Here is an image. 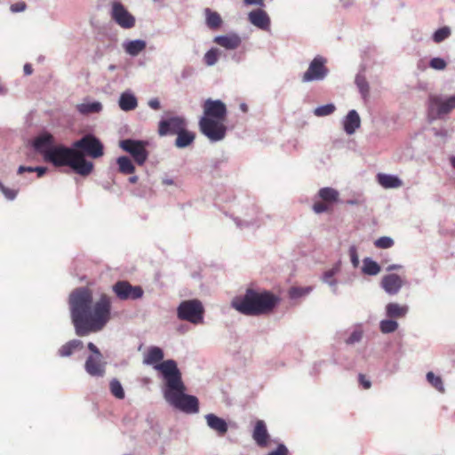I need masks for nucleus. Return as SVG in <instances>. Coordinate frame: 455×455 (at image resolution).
Returning a JSON list of instances; mask_svg holds the SVG:
<instances>
[{
    "instance_id": "nucleus-1",
    "label": "nucleus",
    "mask_w": 455,
    "mask_h": 455,
    "mask_svg": "<svg viewBox=\"0 0 455 455\" xmlns=\"http://www.w3.org/2000/svg\"><path fill=\"white\" fill-rule=\"evenodd\" d=\"M68 304L72 323L79 337L101 331L111 318V298L101 294L93 304L90 289L80 287L69 295Z\"/></svg>"
},
{
    "instance_id": "nucleus-2",
    "label": "nucleus",
    "mask_w": 455,
    "mask_h": 455,
    "mask_svg": "<svg viewBox=\"0 0 455 455\" xmlns=\"http://www.w3.org/2000/svg\"><path fill=\"white\" fill-rule=\"evenodd\" d=\"M164 377L166 388L165 400L175 408L188 413H196L199 410L198 399L186 395V387L182 381L181 372L174 360L169 359L156 367Z\"/></svg>"
},
{
    "instance_id": "nucleus-3",
    "label": "nucleus",
    "mask_w": 455,
    "mask_h": 455,
    "mask_svg": "<svg viewBox=\"0 0 455 455\" xmlns=\"http://www.w3.org/2000/svg\"><path fill=\"white\" fill-rule=\"evenodd\" d=\"M226 104L220 100L207 99L203 104V116L199 119L198 125L202 134L211 141L222 140L227 134Z\"/></svg>"
},
{
    "instance_id": "nucleus-4",
    "label": "nucleus",
    "mask_w": 455,
    "mask_h": 455,
    "mask_svg": "<svg viewBox=\"0 0 455 455\" xmlns=\"http://www.w3.org/2000/svg\"><path fill=\"white\" fill-rule=\"evenodd\" d=\"M280 299L269 291L248 288L244 295L236 297L232 307L244 315L259 316L274 311Z\"/></svg>"
},
{
    "instance_id": "nucleus-5",
    "label": "nucleus",
    "mask_w": 455,
    "mask_h": 455,
    "mask_svg": "<svg viewBox=\"0 0 455 455\" xmlns=\"http://www.w3.org/2000/svg\"><path fill=\"white\" fill-rule=\"evenodd\" d=\"M44 160L56 167L69 166L83 176L89 175L93 169L92 163L84 158L83 153L75 148H70L61 145L55 146L45 152Z\"/></svg>"
},
{
    "instance_id": "nucleus-6",
    "label": "nucleus",
    "mask_w": 455,
    "mask_h": 455,
    "mask_svg": "<svg viewBox=\"0 0 455 455\" xmlns=\"http://www.w3.org/2000/svg\"><path fill=\"white\" fill-rule=\"evenodd\" d=\"M204 307L198 299L182 301L177 309L178 317L192 323L197 324L203 322Z\"/></svg>"
},
{
    "instance_id": "nucleus-7",
    "label": "nucleus",
    "mask_w": 455,
    "mask_h": 455,
    "mask_svg": "<svg viewBox=\"0 0 455 455\" xmlns=\"http://www.w3.org/2000/svg\"><path fill=\"white\" fill-rule=\"evenodd\" d=\"M75 149L92 158H99L104 155V148L99 139L92 134L84 135L74 142Z\"/></svg>"
},
{
    "instance_id": "nucleus-8",
    "label": "nucleus",
    "mask_w": 455,
    "mask_h": 455,
    "mask_svg": "<svg viewBox=\"0 0 455 455\" xmlns=\"http://www.w3.org/2000/svg\"><path fill=\"white\" fill-rule=\"evenodd\" d=\"M317 196L320 200L315 201L312 206L313 211L317 214L332 211L333 204L339 199V191L330 187L320 188Z\"/></svg>"
},
{
    "instance_id": "nucleus-9",
    "label": "nucleus",
    "mask_w": 455,
    "mask_h": 455,
    "mask_svg": "<svg viewBox=\"0 0 455 455\" xmlns=\"http://www.w3.org/2000/svg\"><path fill=\"white\" fill-rule=\"evenodd\" d=\"M119 146L123 150L129 153L139 165L144 164L148 157L147 150L148 142L146 140L126 139L121 140Z\"/></svg>"
},
{
    "instance_id": "nucleus-10",
    "label": "nucleus",
    "mask_w": 455,
    "mask_h": 455,
    "mask_svg": "<svg viewBox=\"0 0 455 455\" xmlns=\"http://www.w3.org/2000/svg\"><path fill=\"white\" fill-rule=\"evenodd\" d=\"M454 108L455 95L445 100L435 94H431L428 97V114L435 118L448 114Z\"/></svg>"
},
{
    "instance_id": "nucleus-11",
    "label": "nucleus",
    "mask_w": 455,
    "mask_h": 455,
    "mask_svg": "<svg viewBox=\"0 0 455 455\" xmlns=\"http://www.w3.org/2000/svg\"><path fill=\"white\" fill-rule=\"evenodd\" d=\"M327 60L320 55H317L310 62L307 70L302 76L304 83L323 80L328 74L329 70L326 67Z\"/></svg>"
},
{
    "instance_id": "nucleus-12",
    "label": "nucleus",
    "mask_w": 455,
    "mask_h": 455,
    "mask_svg": "<svg viewBox=\"0 0 455 455\" xmlns=\"http://www.w3.org/2000/svg\"><path fill=\"white\" fill-rule=\"evenodd\" d=\"M112 290L116 297L121 300L138 299L144 294L140 286H132L127 281L116 282L113 285Z\"/></svg>"
},
{
    "instance_id": "nucleus-13",
    "label": "nucleus",
    "mask_w": 455,
    "mask_h": 455,
    "mask_svg": "<svg viewBox=\"0 0 455 455\" xmlns=\"http://www.w3.org/2000/svg\"><path fill=\"white\" fill-rule=\"evenodd\" d=\"M111 18L123 28L128 29L135 26V18L120 2L112 3Z\"/></svg>"
},
{
    "instance_id": "nucleus-14",
    "label": "nucleus",
    "mask_w": 455,
    "mask_h": 455,
    "mask_svg": "<svg viewBox=\"0 0 455 455\" xmlns=\"http://www.w3.org/2000/svg\"><path fill=\"white\" fill-rule=\"evenodd\" d=\"M184 128H186V121L184 118L180 116L171 117L166 120H162L159 123L158 133L160 136H165L167 134H178Z\"/></svg>"
},
{
    "instance_id": "nucleus-15",
    "label": "nucleus",
    "mask_w": 455,
    "mask_h": 455,
    "mask_svg": "<svg viewBox=\"0 0 455 455\" xmlns=\"http://www.w3.org/2000/svg\"><path fill=\"white\" fill-rule=\"evenodd\" d=\"M106 363L102 361V356L89 355L84 363L86 372L93 377H102L106 371Z\"/></svg>"
},
{
    "instance_id": "nucleus-16",
    "label": "nucleus",
    "mask_w": 455,
    "mask_h": 455,
    "mask_svg": "<svg viewBox=\"0 0 455 455\" xmlns=\"http://www.w3.org/2000/svg\"><path fill=\"white\" fill-rule=\"evenodd\" d=\"M252 438L259 447L265 448L268 445L270 435L268 434L266 423L263 420L258 419L255 422L252 431Z\"/></svg>"
},
{
    "instance_id": "nucleus-17",
    "label": "nucleus",
    "mask_w": 455,
    "mask_h": 455,
    "mask_svg": "<svg viewBox=\"0 0 455 455\" xmlns=\"http://www.w3.org/2000/svg\"><path fill=\"white\" fill-rule=\"evenodd\" d=\"M404 281L396 274L384 275L381 279V287L388 294H396L403 285Z\"/></svg>"
},
{
    "instance_id": "nucleus-18",
    "label": "nucleus",
    "mask_w": 455,
    "mask_h": 455,
    "mask_svg": "<svg viewBox=\"0 0 455 455\" xmlns=\"http://www.w3.org/2000/svg\"><path fill=\"white\" fill-rule=\"evenodd\" d=\"M33 147L45 159V152L55 147L54 137L49 132H44L34 140Z\"/></svg>"
},
{
    "instance_id": "nucleus-19",
    "label": "nucleus",
    "mask_w": 455,
    "mask_h": 455,
    "mask_svg": "<svg viewBox=\"0 0 455 455\" xmlns=\"http://www.w3.org/2000/svg\"><path fill=\"white\" fill-rule=\"evenodd\" d=\"M164 351L162 348L158 347H150L148 350V352L145 354L143 358V363L148 365H154V368L164 361Z\"/></svg>"
},
{
    "instance_id": "nucleus-20",
    "label": "nucleus",
    "mask_w": 455,
    "mask_h": 455,
    "mask_svg": "<svg viewBox=\"0 0 455 455\" xmlns=\"http://www.w3.org/2000/svg\"><path fill=\"white\" fill-rule=\"evenodd\" d=\"M205 419L209 427L216 431L219 435L222 436L228 432V424L223 419L212 413L207 414Z\"/></svg>"
},
{
    "instance_id": "nucleus-21",
    "label": "nucleus",
    "mask_w": 455,
    "mask_h": 455,
    "mask_svg": "<svg viewBox=\"0 0 455 455\" xmlns=\"http://www.w3.org/2000/svg\"><path fill=\"white\" fill-rule=\"evenodd\" d=\"M248 18L251 24L259 28H267L270 23V20L267 12L261 9L251 12Z\"/></svg>"
},
{
    "instance_id": "nucleus-22",
    "label": "nucleus",
    "mask_w": 455,
    "mask_h": 455,
    "mask_svg": "<svg viewBox=\"0 0 455 455\" xmlns=\"http://www.w3.org/2000/svg\"><path fill=\"white\" fill-rule=\"evenodd\" d=\"M214 43L228 50H235L240 46L241 38L236 35L219 36L214 38Z\"/></svg>"
},
{
    "instance_id": "nucleus-23",
    "label": "nucleus",
    "mask_w": 455,
    "mask_h": 455,
    "mask_svg": "<svg viewBox=\"0 0 455 455\" xmlns=\"http://www.w3.org/2000/svg\"><path fill=\"white\" fill-rule=\"evenodd\" d=\"M361 120L358 113L355 110H350L346 116L344 122V130L345 132L351 135L353 134L357 128L360 127Z\"/></svg>"
},
{
    "instance_id": "nucleus-24",
    "label": "nucleus",
    "mask_w": 455,
    "mask_h": 455,
    "mask_svg": "<svg viewBox=\"0 0 455 455\" xmlns=\"http://www.w3.org/2000/svg\"><path fill=\"white\" fill-rule=\"evenodd\" d=\"M377 180L384 188H397L403 185L402 180L398 177L385 173H379Z\"/></svg>"
},
{
    "instance_id": "nucleus-25",
    "label": "nucleus",
    "mask_w": 455,
    "mask_h": 455,
    "mask_svg": "<svg viewBox=\"0 0 455 455\" xmlns=\"http://www.w3.org/2000/svg\"><path fill=\"white\" fill-rule=\"evenodd\" d=\"M118 104L122 110L131 111L137 108L138 100L132 93L123 92L119 98Z\"/></svg>"
},
{
    "instance_id": "nucleus-26",
    "label": "nucleus",
    "mask_w": 455,
    "mask_h": 455,
    "mask_svg": "<svg viewBox=\"0 0 455 455\" xmlns=\"http://www.w3.org/2000/svg\"><path fill=\"white\" fill-rule=\"evenodd\" d=\"M84 347L80 339H72L62 345L59 349V355L62 357L70 356L75 351L82 349Z\"/></svg>"
},
{
    "instance_id": "nucleus-27",
    "label": "nucleus",
    "mask_w": 455,
    "mask_h": 455,
    "mask_svg": "<svg viewBox=\"0 0 455 455\" xmlns=\"http://www.w3.org/2000/svg\"><path fill=\"white\" fill-rule=\"evenodd\" d=\"M147 44L143 40H132L124 44L125 52L131 56H137L145 50Z\"/></svg>"
},
{
    "instance_id": "nucleus-28",
    "label": "nucleus",
    "mask_w": 455,
    "mask_h": 455,
    "mask_svg": "<svg viewBox=\"0 0 455 455\" xmlns=\"http://www.w3.org/2000/svg\"><path fill=\"white\" fill-rule=\"evenodd\" d=\"M195 133L188 132L184 128L180 133L177 134L175 146L179 148H186L195 140Z\"/></svg>"
},
{
    "instance_id": "nucleus-29",
    "label": "nucleus",
    "mask_w": 455,
    "mask_h": 455,
    "mask_svg": "<svg viewBox=\"0 0 455 455\" xmlns=\"http://www.w3.org/2000/svg\"><path fill=\"white\" fill-rule=\"evenodd\" d=\"M386 310L387 316L390 318H401L407 314L408 307L397 303H389L387 305Z\"/></svg>"
},
{
    "instance_id": "nucleus-30",
    "label": "nucleus",
    "mask_w": 455,
    "mask_h": 455,
    "mask_svg": "<svg viewBox=\"0 0 455 455\" xmlns=\"http://www.w3.org/2000/svg\"><path fill=\"white\" fill-rule=\"evenodd\" d=\"M204 13L207 26L211 29H218L222 23L220 15L217 12L212 11L210 8H206Z\"/></svg>"
},
{
    "instance_id": "nucleus-31",
    "label": "nucleus",
    "mask_w": 455,
    "mask_h": 455,
    "mask_svg": "<svg viewBox=\"0 0 455 455\" xmlns=\"http://www.w3.org/2000/svg\"><path fill=\"white\" fill-rule=\"evenodd\" d=\"M119 172L123 174H132L135 172V167L132 160L127 156H120L117 158Z\"/></svg>"
},
{
    "instance_id": "nucleus-32",
    "label": "nucleus",
    "mask_w": 455,
    "mask_h": 455,
    "mask_svg": "<svg viewBox=\"0 0 455 455\" xmlns=\"http://www.w3.org/2000/svg\"><path fill=\"white\" fill-rule=\"evenodd\" d=\"M101 109L102 105L100 102L82 103L77 105V110L84 115L99 113Z\"/></svg>"
},
{
    "instance_id": "nucleus-33",
    "label": "nucleus",
    "mask_w": 455,
    "mask_h": 455,
    "mask_svg": "<svg viewBox=\"0 0 455 455\" xmlns=\"http://www.w3.org/2000/svg\"><path fill=\"white\" fill-rule=\"evenodd\" d=\"M363 272L369 275H376L380 272L379 265L370 258L363 259Z\"/></svg>"
},
{
    "instance_id": "nucleus-34",
    "label": "nucleus",
    "mask_w": 455,
    "mask_h": 455,
    "mask_svg": "<svg viewBox=\"0 0 455 455\" xmlns=\"http://www.w3.org/2000/svg\"><path fill=\"white\" fill-rule=\"evenodd\" d=\"M427 379L430 385L440 393H444L445 388L443 379L440 376H435L432 371L427 373Z\"/></svg>"
},
{
    "instance_id": "nucleus-35",
    "label": "nucleus",
    "mask_w": 455,
    "mask_h": 455,
    "mask_svg": "<svg viewBox=\"0 0 455 455\" xmlns=\"http://www.w3.org/2000/svg\"><path fill=\"white\" fill-rule=\"evenodd\" d=\"M111 394L117 399L124 398V391L119 380L114 379L109 384Z\"/></svg>"
},
{
    "instance_id": "nucleus-36",
    "label": "nucleus",
    "mask_w": 455,
    "mask_h": 455,
    "mask_svg": "<svg viewBox=\"0 0 455 455\" xmlns=\"http://www.w3.org/2000/svg\"><path fill=\"white\" fill-rule=\"evenodd\" d=\"M220 56V51L217 48L209 50L204 57V60L207 66H213L217 63Z\"/></svg>"
},
{
    "instance_id": "nucleus-37",
    "label": "nucleus",
    "mask_w": 455,
    "mask_h": 455,
    "mask_svg": "<svg viewBox=\"0 0 455 455\" xmlns=\"http://www.w3.org/2000/svg\"><path fill=\"white\" fill-rule=\"evenodd\" d=\"M355 84H356L363 98L366 99L369 95L370 87H369L368 82L366 81L365 77L357 76L355 78Z\"/></svg>"
},
{
    "instance_id": "nucleus-38",
    "label": "nucleus",
    "mask_w": 455,
    "mask_h": 455,
    "mask_svg": "<svg viewBox=\"0 0 455 455\" xmlns=\"http://www.w3.org/2000/svg\"><path fill=\"white\" fill-rule=\"evenodd\" d=\"M451 36V29L448 27H443L437 29L433 35V40L435 43L439 44Z\"/></svg>"
},
{
    "instance_id": "nucleus-39",
    "label": "nucleus",
    "mask_w": 455,
    "mask_h": 455,
    "mask_svg": "<svg viewBox=\"0 0 455 455\" xmlns=\"http://www.w3.org/2000/svg\"><path fill=\"white\" fill-rule=\"evenodd\" d=\"M380 331L383 333H391L397 330L398 323L391 319L382 320L379 324Z\"/></svg>"
},
{
    "instance_id": "nucleus-40",
    "label": "nucleus",
    "mask_w": 455,
    "mask_h": 455,
    "mask_svg": "<svg viewBox=\"0 0 455 455\" xmlns=\"http://www.w3.org/2000/svg\"><path fill=\"white\" fill-rule=\"evenodd\" d=\"M335 106L333 104H327L321 107L316 108L314 110V114L316 116H324L332 114L335 111Z\"/></svg>"
},
{
    "instance_id": "nucleus-41",
    "label": "nucleus",
    "mask_w": 455,
    "mask_h": 455,
    "mask_svg": "<svg viewBox=\"0 0 455 455\" xmlns=\"http://www.w3.org/2000/svg\"><path fill=\"white\" fill-rule=\"evenodd\" d=\"M394 240L388 236H381L379 239L375 240L374 245L379 249H388L394 245Z\"/></svg>"
},
{
    "instance_id": "nucleus-42",
    "label": "nucleus",
    "mask_w": 455,
    "mask_h": 455,
    "mask_svg": "<svg viewBox=\"0 0 455 455\" xmlns=\"http://www.w3.org/2000/svg\"><path fill=\"white\" fill-rule=\"evenodd\" d=\"M310 291V287H291L289 291V295L291 299H297L309 293Z\"/></svg>"
},
{
    "instance_id": "nucleus-43",
    "label": "nucleus",
    "mask_w": 455,
    "mask_h": 455,
    "mask_svg": "<svg viewBox=\"0 0 455 455\" xmlns=\"http://www.w3.org/2000/svg\"><path fill=\"white\" fill-rule=\"evenodd\" d=\"M0 190L4 195V196L9 200H13L18 194L17 190L6 188L1 181H0Z\"/></svg>"
},
{
    "instance_id": "nucleus-44",
    "label": "nucleus",
    "mask_w": 455,
    "mask_h": 455,
    "mask_svg": "<svg viewBox=\"0 0 455 455\" xmlns=\"http://www.w3.org/2000/svg\"><path fill=\"white\" fill-rule=\"evenodd\" d=\"M429 66L434 69L443 70L446 67V62L441 58H433L430 60Z\"/></svg>"
},
{
    "instance_id": "nucleus-45",
    "label": "nucleus",
    "mask_w": 455,
    "mask_h": 455,
    "mask_svg": "<svg viewBox=\"0 0 455 455\" xmlns=\"http://www.w3.org/2000/svg\"><path fill=\"white\" fill-rule=\"evenodd\" d=\"M363 337V332L359 330L354 331L346 340L347 344L352 345L359 342Z\"/></svg>"
},
{
    "instance_id": "nucleus-46",
    "label": "nucleus",
    "mask_w": 455,
    "mask_h": 455,
    "mask_svg": "<svg viewBox=\"0 0 455 455\" xmlns=\"http://www.w3.org/2000/svg\"><path fill=\"white\" fill-rule=\"evenodd\" d=\"M336 272H337V269H335V268L326 271L323 275V281L325 283H329L330 285H334L336 283V282L333 277H334V275L336 274Z\"/></svg>"
},
{
    "instance_id": "nucleus-47",
    "label": "nucleus",
    "mask_w": 455,
    "mask_h": 455,
    "mask_svg": "<svg viewBox=\"0 0 455 455\" xmlns=\"http://www.w3.org/2000/svg\"><path fill=\"white\" fill-rule=\"evenodd\" d=\"M267 455H289V451L284 444L280 443L275 451L269 452Z\"/></svg>"
},
{
    "instance_id": "nucleus-48",
    "label": "nucleus",
    "mask_w": 455,
    "mask_h": 455,
    "mask_svg": "<svg viewBox=\"0 0 455 455\" xmlns=\"http://www.w3.org/2000/svg\"><path fill=\"white\" fill-rule=\"evenodd\" d=\"M27 8V4L25 2H18L15 4H12L10 7L11 11L12 12H20L25 11Z\"/></svg>"
},
{
    "instance_id": "nucleus-49",
    "label": "nucleus",
    "mask_w": 455,
    "mask_h": 455,
    "mask_svg": "<svg viewBox=\"0 0 455 455\" xmlns=\"http://www.w3.org/2000/svg\"><path fill=\"white\" fill-rule=\"evenodd\" d=\"M358 380L360 385H362L364 389H369L371 387V382L366 378L364 374L360 373L358 376Z\"/></svg>"
},
{
    "instance_id": "nucleus-50",
    "label": "nucleus",
    "mask_w": 455,
    "mask_h": 455,
    "mask_svg": "<svg viewBox=\"0 0 455 455\" xmlns=\"http://www.w3.org/2000/svg\"><path fill=\"white\" fill-rule=\"evenodd\" d=\"M349 254H350L351 261H352L354 267H356L359 263V260H358L356 248L355 246L350 247Z\"/></svg>"
},
{
    "instance_id": "nucleus-51",
    "label": "nucleus",
    "mask_w": 455,
    "mask_h": 455,
    "mask_svg": "<svg viewBox=\"0 0 455 455\" xmlns=\"http://www.w3.org/2000/svg\"><path fill=\"white\" fill-rule=\"evenodd\" d=\"M87 347L92 353V356H102L99 348L92 342H89Z\"/></svg>"
},
{
    "instance_id": "nucleus-52",
    "label": "nucleus",
    "mask_w": 455,
    "mask_h": 455,
    "mask_svg": "<svg viewBox=\"0 0 455 455\" xmlns=\"http://www.w3.org/2000/svg\"><path fill=\"white\" fill-rule=\"evenodd\" d=\"M148 106L154 110H158L161 108L160 101L156 98L151 99L148 101Z\"/></svg>"
},
{
    "instance_id": "nucleus-53",
    "label": "nucleus",
    "mask_w": 455,
    "mask_h": 455,
    "mask_svg": "<svg viewBox=\"0 0 455 455\" xmlns=\"http://www.w3.org/2000/svg\"><path fill=\"white\" fill-rule=\"evenodd\" d=\"M264 2L265 0H243L246 5H259L260 7L264 6Z\"/></svg>"
},
{
    "instance_id": "nucleus-54",
    "label": "nucleus",
    "mask_w": 455,
    "mask_h": 455,
    "mask_svg": "<svg viewBox=\"0 0 455 455\" xmlns=\"http://www.w3.org/2000/svg\"><path fill=\"white\" fill-rule=\"evenodd\" d=\"M25 172H35V167H26V166H20L19 169H18V173L19 174H21Z\"/></svg>"
},
{
    "instance_id": "nucleus-55",
    "label": "nucleus",
    "mask_w": 455,
    "mask_h": 455,
    "mask_svg": "<svg viewBox=\"0 0 455 455\" xmlns=\"http://www.w3.org/2000/svg\"><path fill=\"white\" fill-rule=\"evenodd\" d=\"M46 171L47 169L45 167H35V172H37L38 177H42Z\"/></svg>"
},
{
    "instance_id": "nucleus-56",
    "label": "nucleus",
    "mask_w": 455,
    "mask_h": 455,
    "mask_svg": "<svg viewBox=\"0 0 455 455\" xmlns=\"http://www.w3.org/2000/svg\"><path fill=\"white\" fill-rule=\"evenodd\" d=\"M25 75H31L33 73V68L30 64H25L23 68Z\"/></svg>"
},
{
    "instance_id": "nucleus-57",
    "label": "nucleus",
    "mask_w": 455,
    "mask_h": 455,
    "mask_svg": "<svg viewBox=\"0 0 455 455\" xmlns=\"http://www.w3.org/2000/svg\"><path fill=\"white\" fill-rule=\"evenodd\" d=\"M138 180H139L138 176H132V177L129 178V182L132 183V184H135V183H137Z\"/></svg>"
},
{
    "instance_id": "nucleus-58",
    "label": "nucleus",
    "mask_w": 455,
    "mask_h": 455,
    "mask_svg": "<svg viewBox=\"0 0 455 455\" xmlns=\"http://www.w3.org/2000/svg\"><path fill=\"white\" fill-rule=\"evenodd\" d=\"M401 268V266L400 265H391L387 267V270H394V269H399Z\"/></svg>"
},
{
    "instance_id": "nucleus-59",
    "label": "nucleus",
    "mask_w": 455,
    "mask_h": 455,
    "mask_svg": "<svg viewBox=\"0 0 455 455\" xmlns=\"http://www.w3.org/2000/svg\"><path fill=\"white\" fill-rule=\"evenodd\" d=\"M6 88L0 84V95L4 94L6 92Z\"/></svg>"
},
{
    "instance_id": "nucleus-60",
    "label": "nucleus",
    "mask_w": 455,
    "mask_h": 455,
    "mask_svg": "<svg viewBox=\"0 0 455 455\" xmlns=\"http://www.w3.org/2000/svg\"><path fill=\"white\" fill-rule=\"evenodd\" d=\"M451 162V165L455 168V157H452Z\"/></svg>"
},
{
    "instance_id": "nucleus-61",
    "label": "nucleus",
    "mask_w": 455,
    "mask_h": 455,
    "mask_svg": "<svg viewBox=\"0 0 455 455\" xmlns=\"http://www.w3.org/2000/svg\"><path fill=\"white\" fill-rule=\"evenodd\" d=\"M348 204H354L355 203L354 201H348Z\"/></svg>"
}]
</instances>
